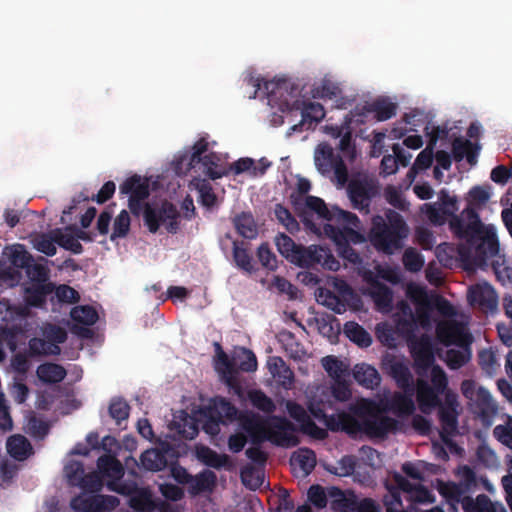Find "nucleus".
Returning <instances> with one entry per match:
<instances>
[{"label":"nucleus","mask_w":512,"mask_h":512,"mask_svg":"<svg viewBox=\"0 0 512 512\" xmlns=\"http://www.w3.org/2000/svg\"><path fill=\"white\" fill-rule=\"evenodd\" d=\"M403 264L406 270L418 272L424 265L423 256L413 248L405 250L403 254Z\"/></svg>","instance_id":"nucleus-56"},{"label":"nucleus","mask_w":512,"mask_h":512,"mask_svg":"<svg viewBox=\"0 0 512 512\" xmlns=\"http://www.w3.org/2000/svg\"><path fill=\"white\" fill-rule=\"evenodd\" d=\"M99 473L115 479L123 475V466L119 460L111 455H102L97 460Z\"/></svg>","instance_id":"nucleus-36"},{"label":"nucleus","mask_w":512,"mask_h":512,"mask_svg":"<svg viewBox=\"0 0 512 512\" xmlns=\"http://www.w3.org/2000/svg\"><path fill=\"white\" fill-rule=\"evenodd\" d=\"M371 296L375 305L380 309H389L392 306L393 294L391 289L380 282L372 285Z\"/></svg>","instance_id":"nucleus-39"},{"label":"nucleus","mask_w":512,"mask_h":512,"mask_svg":"<svg viewBox=\"0 0 512 512\" xmlns=\"http://www.w3.org/2000/svg\"><path fill=\"white\" fill-rule=\"evenodd\" d=\"M234 227L239 235L247 239H254L258 235L257 225L250 212H242L233 219Z\"/></svg>","instance_id":"nucleus-31"},{"label":"nucleus","mask_w":512,"mask_h":512,"mask_svg":"<svg viewBox=\"0 0 512 512\" xmlns=\"http://www.w3.org/2000/svg\"><path fill=\"white\" fill-rule=\"evenodd\" d=\"M314 161L317 170L324 176L334 173L337 183L341 186L348 181L347 166L339 154L326 143L319 144L315 150Z\"/></svg>","instance_id":"nucleus-10"},{"label":"nucleus","mask_w":512,"mask_h":512,"mask_svg":"<svg viewBox=\"0 0 512 512\" xmlns=\"http://www.w3.org/2000/svg\"><path fill=\"white\" fill-rule=\"evenodd\" d=\"M286 409L290 417L300 424V430L304 434L319 440H323L327 437L326 430L316 425L302 405L288 400L286 402Z\"/></svg>","instance_id":"nucleus-15"},{"label":"nucleus","mask_w":512,"mask_h":512,"mask_svg":"<svg viewBox=\"0 0 512 512\" xmlns=\"http://www.w3.org/2000/svg\"><path fill=\"white\" fill-rule=\"evenodd\" d=\"M296 210L305 228L316 235L324 234V229L321 224H317L314 221V214L321 220L335 221L339 224L351 225L356 228L360 227V220L356 214L338 207L328 208L325 201L317 196H307L305 206L301 210L298 208Z\"/></svg>","instance_id":"nucleus-6"},{"label":"nucleus","mask_w":512,"mask_h":512,"mask_svg":"<svg viewBox=\"0 0 512 512\" xmlns=\"http://www.w3.org/2000/svg\"><path fill=\"white\" fill-rule=\"evenodd\" d=\"M395 329L387 323H380L376 326V335L378 340L389 348L396 347Z\"/></svg>","instance_id":"nucleus-61"},{"label":"nucleus","mask_w":512,"mask_h":512,"mask_svg":"<svg viewBox=\"0 0 512 512\" xmlns=\"http://www.w3.org/2000/svg\"><path fill=\"white\" fill-rule=\"evenodd\" d=\"M291 463L298 465L304 475H309L316 466V454L309 448H301L293 453Z\"/></svg>","instance_id":"nucleus-37"},{"label":"nucleus","mask_w":512,"mask_h":512,"mask_svg":"<svg viewBox=\"0 0 512 512\" xmlns=\"http://www.w3.org/2000/svg\"><path fill=\"white\" fill-rule=\"evenodd\" d=\"M409 227L403 216L393 209H386L383 215H374L368 232V240L378 251L392 255L404 246Z\"/></svg>","instance_id":"nucleus-4"},{"label":"nucleus","mask_w":512,"mask_h":512,"mask_svg":"<svg viewBox=\"0 0 512 512\" xmlns=\"http://www.w3.org/2000/svg\"><path fill=\"white\" fill-rule=\"evenodd\" d=\"M439 420L441 423L440 437L443 442L448 443L450 438L457 434L458 412L456 409H439Z\"/></svg>","instance_id":"nucleus-26"},{"label":"nucleus","mask_w":512,"mask_h":512,"mask_svg":"<svg viewBox=\"0 0 512 512\" xmlns=\"http://www.w3.org/2000/svg\"><path fill=\"white\" fill-rule=\"evenodd\" d=\"M4 255L7 256L10 264L18 269H25L28 263L33 262L32 255L21 244L6 247Z\"/></svg>","instance_id":"nucleus-35"},{"label":"nucleus","mask_w":512,"mask_h":512,"mask_svg":"<svg viewBox=\"0 0 512 512\" xmlns=\"http://www.w3.org/2000/svg\"><path fill=\"white\" fill-rule=\"evenodd\" d=\"M493 433L502 444L512 449V418L505 425H497Z\"/></svg>","instance_id":"nucleus-64"},{"label":"nucleus","mask_w":512,"mask_h":512,"mask_svg":"<svg viewBox=\"0 0 512 512\" xmlns=\"http://www.w3.org/2000/svg\"><path fill=\"white\" fill-rule=\"evenodd\" d=\"M324 235L331 239L337 246L338 254L348 262L357 265L362 263L360 254L351 247L353 244H361L366 242L363 233L357 231L356 227L343 224L342 227L325 223L323 225Z\"/></svg>","instance_id":"nucleus-8"},{"label":"nucleus","mask_w":512,"mask_h":512,"mask_svg":"<svg viewBox=\"0 0 512 512\" xmlns=\"http://www.w3.org/2000/svg\"><path fill=\"white\" fill-rule=\"evenodd\" d=\"M280 365V370L276 371L273 374V377L277 379L278 383L286 388L290 389L294 383V373L293 371L286 365L284 360H278Z\"/></svg>","instance_id":"nucleus-63"},{"label":"nucleus","mask_w":512,"mask_h":512,"mask_svg":"<svg viewBox=\"0 0 512 512\" xmlns=\"http://www.w3.org/2000/svg\"><path fill=\"white\" fill-rule=\"evenodd\" d=\"M440 395L435 388L424 379H417L416 382V398L419 409L424 414H429L433 409L441 405Z\"/></svg>","instance_id":"nucleus-19"},{"label":"nucleus","mask_w":512,"mask_h":512,"mask_svg":"<svg viewBox=\"0 0 512 512\" xmlns=\"http://www.w3.org/2000/svg\"><path fill=\"white\" fill-rule=\"evenodd\" d=\"M467 298L472 307L478 308L484 313H493L497 310V293L487 282L472 285L469 288Z\"/></svg>","instance_id":"nucleus-13"},{"label":"nucleus","mask_w":512,"mask_h":512,"mask_svg":"<svg viewBox=\"0 0 512 512\" xmlns=\"http://www.w3.org/2000/svg\"><path fill=\"white\" fill-rule=\"evenodd\" d=\"M352 207L368 214L372 199L378 194L377 185L367 178H354L347 185Z\"/></svg>","instance_id":"nucleus-11"},{"label":"nucleus","mask_w":512,"mask_h":512,"mask_svg":"<svg viewBox=\"0 0 512 512\" xmlns=\"http://www.w3.org/2000/svg\"><path fill=\"white\" fill-rule=\"evenodd\" d=\"M431 369V387L444 394L448 389V378L444 370L439 365H433Z\"/></svg>","instance_id":"nucleus-59"},{"label":"nucleus","mask_w":512,"mask_h":512,"mask_svg":"<svg viewBox=\"0 0 512 512\" xmlns=\"http://www.w3.org/2000/svg\"><path fill=\"white\" fill-rule=\"evenodd\" d=\"M364 418H359L353 412L352 414L341 412L334 417L329 418L326 423L327 429L333 432L344 431L348 434H357L364 432Z\"/></svg>","instance_id":"nucleus-20"},{"label":"nucleus","mask_w":512,"mask_h":512,"mask_svg":"<svg viewBox=\"0 0 512 512\" xmlns=\"http://www.w3.org/2000/svg\"><path fill=\"white\" fill-rule=\"evenodd\" d=\"M130 406L123 398H113L109 405V415L118 425L129 417Z\"/></svg>","instance_id":"nucleus-50"},{"label":"nucleus","mask_w":512,"mask_h":512,"mask_svg":"<svg viewBox=\"0 0 512 512\" xmlns=\"http://www.w3.org/2000/svg\"><path fill=\"white\" fill-rule=\"evenodd\" d=\"M414 392H395L390 398L382 402V410L392 412L398 417H407L415 411V404L412 399Z\"/></svg>","instance_id":"nucleus-18"},{"label":"nucleus","mask_w":512,"mask_h":512,"mask_svg":"<svg viewBox=\"0 0 512 512\" xmlns=\"http://www.w3.org/2000/svg\"><path fill=\"white\" fill-rule=\"evenodd\" d=\"M291 263L300 268H311L321 265L324 269L337 271L340 268L339 261L333 256L331 250L318 245H299Z\"/></svg>","instance_id":"nucleus-9"},{"label":"nucleus","mask_w":512,"mask_h":512,"mask_svg":"<svg viewBox=\"0 0 512 512\" xmlns=\"http://www.w3.org/2000/svg\"><path fill=\"white\" fill-rule=\"evenodd\" d=\"M440 208L448 215L449 228L452 233L461 240L467 242L468 248L460 250L461 257L465 260L474 252L472 263L477 267L487 265L488 260L499 253V268L503 265L504 259L500 255V245L496 231L492 225H484L478 212L471 203L457 215L458 201L456 196L442 189L439 192Z\"/></svg>","instance_id":"nucleus-1"},{"label":"nucleus","mask_w":512,"mask_h":512,"mask_svg":"<svg viewBox=\"0 0 512 512\" xmlns=\"http://www.w3.org/2000/svg\"><path fill=\"white\" fill-rule=\"evenodd\" d=\"M247 82L255 88L252 98H256L258 91L263 89L269 104L278 105L281 112H300L301 120L289 128L288 136L312 128L325 117V109L320 103L296 98L297 88L286 79L263 81L250 76Z\"/></svg>","instance_id":"nucleus-2"},{"label":"nucleus","mask_w":512,"mask_h":512,"mask_svg":"<svg viewBox=\"0 0 512 512\" xmlns=\"http://www.w3.org/2000/svg\"><path fill=\"white\" fill-rule=\"evenodd\" d=\"M70 316L74 322L86 326L94 325L98 320L97 311L92 306L89 305L76 306L72 308Z\"/></svg>","instance_id":"nucleus-42"},{"label":"nucleus","mask_w":512,"mask_h":512,"mask_svg":"<svg viewBox=\"0 0 512 512\" xmlns=\"http://www.w3.org/2000/svg\"><path fill=\"white\" fill-rule=\"evenodd\" d=\"M219 157L214 153L204 155L202 165L205 167V174L211 179L216 180L227 174V172L218 166Z\"/></svg>","instance_id":"nucleus-51"},{"label":"nucleus","mask_w":512,"mask_h":512,"mask_svg":"<svg viewBox=\"0 0 512 512\" xmlns=\"http://www.w3.org/2000/svg\"><path fill=\"white\" fill-rule=\"evenodd\" d=\"M210 413L216 416L217 419L234 421L237 418L238 409L229 400L220 398L215 400L213 406L209 407Z\"/></svg>","instance_id":"nucleus-38"},{"label":"nucleus","mask_w":512,"mask_h":512,"mask_svg":"<svg viewBox=\"0 0 512 512\" xmlns=\"http://www.w3.org/2000/svg\"><path fill=\"white\" fill-rule=\"evenodd\" d=\"M275 216L277 220L285 226V228L293 233L299 229V224L292 213L282 204H276Z\"/></svg>","instance_id":"nucleus-53"},{"label":"nucleus","mask_w":512,"mask_h":512,"mask_svg":"<svg viewBox=\"0 0 512 512\" xmlns=\"http://www.w3.org/2000/svg\"><path fill=\"white\" fill-rule=\"evenodd\" d=\"M409 347L416 373L421 377L427 375L428 370L434 365L435 361L430 338L422 335L420 338L411 340Z\"/></svg>","instance_id":"nucleus-12"},{"label":"nucleus","mask_w":512,"mask_h":512,"mask_svg":"<svg viewBox=\"0 0 512 512\" xmlns=\"http://www.w3.org/2000/svg\"><path fill=\"white\" fill-rule=\"evenodd\" d=\"M322 366L330 377L340 379L346 373L347 368L342 361L334 356H326L322 359Z\"/></svg>","instance_id":"nucleus-55"},{"label":"nucleus","mask_w":512,"mask_h":512,"mask_svg":"<svg viewBox=\"0 0 512 512\" xmlns=\"http://www.w3.org/2000/svg\"><path fill=\"white\" fill-rule=\"evenodd\" d=\"M233 259L237 267L247 273H252L254 267L252 264V257L246 248L240 247L238 242H233Z\"/></svg>","instance_id":"nucleus-49"},{"label":"nucleus","mask_w":512,"mask_h":512,"mask_svg":"<svg viewBox=\"0 0 512 512\" xmlns=\"http://www.w3.org/2000/svg\"><path fill=\"white\" fill-rule=\"evenodd\" d=\"M170 451V447L167 445L165 448H151L144 451L140 456L141 466L152 472L163 470L168 464L167 455Z\"/></svg>","instance_id":"nucleus-21"},{"label":"nucleus","mask_w":512,"mask_h":512,"mask_svg":"<svg viewBox=\"0 0 512 512\" xmlns=\"http://www.w3.org/2000/svg\"><path fill=\"white\" fill-rule=\"evenodd\" d=\"M318 301L333 310L334 312L340 314L344 308V304L341 302L340 298L336 296L333 292L329 290L321 291L319 294Z\"/></svg>","instance_id":"nucleus-62"},{"label":"nucleus","mask_w":512,"mask_h":512,"mask_svg":"<svg viewBox=\"0 0 512 512\" xmlns=\"http://www.w3.org/2000/svg\"><path fill=\"white\" fill-rule=\"evenodd\" d=\"M129 504L131 508L138 512H152L156 508L150 490L136 486L130 497Z\"/></svg>","instance_id":"nucleus-30"},{"label":"nucleus","mask_w":512,"mask_h":512,"mask_svg":"<svg viewBox=\"0 0 512 512\" xmlns=\"http://www.w3.org/2000/svg\"><path fill=\"white\" fill-rule=\"evenodd\" d=\"M257 257L261 265L271 271L277 269L276 255L271 251L268 243H262L257 249Z\"/></svg>","instance_id":"nucleus-57"},{"label":"nucleus","mask_w":512,"mask_h":512,"mask_svg":"<svg viewBox=\"0 0 512 512\" xmlns=\"http://www.w3.org/2000/svg\"><path fill=\"white\" fill-rule=\"evenodd\" d=\"M436 334L439 340L445 345H467L470 341V334L465 327L456 321L441 322L436 327Z\"/></svg>","instance_id":"nucleus-16"},{"label":"nucleus","mask_w":512,"mask_h":512,"mask_svg":"<svg viewBox=\"0 0 512 512\" xmlns=\"http://www.w3.org/2000/svg\"><path fill=\"white\" fill-rule=\"evenodd\" d=\"M346 337L361 348H367L372 344L371 335L357 322L349 321L344 325Z\"/></svg>","instance_id":"nucleus-34"},{"label":"nucleus","mask_w":512,"mask_h":512,"mask_svg":"<svg viewBox=\"0 0 512 512\" xmlns=\"http://www.w3.org/2000/svg\"><path fill=\"white\" fill-rule=\"evenodd\" d=\"M7 451L18 461L25 460L31 453L30 442L22 435H13L7 440Z\"/></svg>","instance_id":"nucleus-33"},{"label":"nucleus","mask_w":512,"mask_h":512,"mask_svg":"<svg viewBox=\"0 0 512 512\" xmlns=\"http://www.w3.org/2000/svg\"><path fill=\"white\" fill-rule=\"evenodd\" d=\"M420 212L434 226H442L446 223L448 215L436 203H425L420 207Z\"/></svg>","instance_id":"nucleus-46"},{"label":"nucleus","mask_w":512,"mask_h":512,"mask_svg":"<svg viewBox=\"0 0 512 512\" xmlns=\"http://www.w3.org/2000/svg\"><path fill=\"white\" fill-rule=\"evenodd\" d=\"M200 195V202L203 206L211 208L217 202V196L211 184L206 179H194L192 182Z\"/></svg>","instance_id":"nucleus-45"},{"label":"nucleus","mask_w":512,"mask_h":512,"mask_svg":"<svg viewBox=\"0 0 512 512\" xmlns=\"http://www.w3.org/2000/svg\"><path fill=\"white\" fill-rule=\"evenodd\" d=\"M353 377L359 385L367 389H375L381 383L379 372L373 366L365 363L357 364L354 367Z\"/></svg>","instance_id":"nucleus-22"},{"label":"nucleus","mask_w":512,"mask_h":512,"mask_svg":"<svg viewBox=\"0 0 512 512\" xmlns=\"http://www.w3.org/2000/svg\"><path fill=\"white\" fill-rule=\"evenodd\" d=\"M328 495L333 499L331 501V508L338 512H355L357 504V497L354 493L346 496L344 492L338 487H331Z\"/></svg>","instance_id":"nucleus-27"},{"label":"nucleus","mask_w":512,"mask_h":512,"mask_svg":"<svg viewBox=\"0 0 512 512\" xmlns=\"http://www.w3.org/2000/svg\"><path fill=\"white\" fill-rule=\"evenodd\" d=\"M248 398L253 407L264 413L271 414L276 410V405L273 400L262 390L255 389L249 391Z\"/></svg>","instance_id":"nucleus-44"},{"label":"nucleus","mask_w":512,"mask_h":512,"mask_svg":"<svg viewBox=\"0 0 512 512\" xmlns=\"http://www.w3.org/2000/svg\"><path fill=\"white\" fill-rule=\"evenodd\" d=\"M53 290L52 283H32L25 288V301L31 307H42Z\"/></svg>","instance_id":"nucleus-24"},{"label":"nucleus","mask_w":512,"mask_h":512,"mask_svg":"<svg viewBox=\"0 0 512 512\" xmlns=\"http://www.w3.org/2000/svg\"><path fill=\"white\" fill-rule=\"evenodd\" d=\"M438 491L454 509L461 504L464 510L466 500L472 499L461 485L454 482L441 483Z\"/></svg>","instance_id":"nucleus-23"},{"label":"nucleus","mask_w":512,"mask_h":512,"mask_svg":"<svg viewBox=\"0 0 512 512\" xmlns=\"http://www.w3.org/2000/svg\"><path fill=\"white\" fill-rule=\"evenodd\" d=\"M383 369L395 380L397 386L404 392H414L415 387L413 377L407 364L395 357L387 354L382 360Z\"/></svg>","instance_id":"nucleus-14"},{"label":"nucleus","mask_w":512,"mask_h":512,"mask_svg":"<svg viewBox=\"0 0 512 512\" xmlns=\"http://www.w3.org/2000/svg\"><path fill=\"white\" fill-rule=\"evenodd\" d=\"M241 426L251 437L253 444L269 440L277 446L293 447L299 443L295 435L296 427L282 416H272L267 422L255 416L245 417L241 420Z\"/></svg>","instance_id":"nucleus-5"},{"label":"nucleus","mask_w":512,"mask_h":512,"mask_svg":"<svg viewBox=\"0 0 512 512\" xmlns=\"http://www.w3.org/2000/svg\"><path fill=\"white\" fill-rule=\"evenodd\" d=\"M130 230V216L126 210H122L114 220L113 231L110 236L112 241L125 237Z\"/></svg>","instance_id":"nucleus-52"},{"label":"nucleus","mask_w":512,"mask_h":512,"mask_svg":"<svg viewBox=\"0 0 512 512\" xmlns=\"http://www.w3.org/2000/svg\"><path fill=\"white\" fill-rule=\"evenodd\" d=\"M80 478L81 479L77 485L85 492L97 493L103 487V477L97 471H93L88 474L84 473Z\"/></svg>","instance_id":"nucleus-48"},{"label":"nucleus","mask_w":512,"mask_h":512,"mask_svg":"<svg viewBox=\"0 0 512 512\" xmlns=\"http://www.w3.org/2000/svg\"><path fill=\"white\" fill-rule=\"evenodd\" d=\"M119 190L120 194L129 195L128 207L134 216L143 213L144 223L151 233H156L160 225H164L169 233L178 232L180 214L176 206L168 201L161 205L144 204L149 196V186L140 176L129 177L120 185Z\"/></svg>","instance_id":"nucleus-3"},{"label":"nucleus","mask_w":512,"mask_h":512,"mask_svg":"<svg viewBox=\"0 0 512 512\" xmlns=\"http://www.w3.org/2000/svg\"><path fill=\"white\" fill-rule=\"evenodd\" d=\"M198 458L207 466L220 469L228 464L229 458L225 454H218L209 447H202L197 452Z\"/></svg>","instance_id":"nucleus-40"},{"label":"nucleus","mask_w":512,"mask_h":512,"mask_svg":"<svg viewBox=\"0 0 512 512\" xmlns=\"http://www.w3.org/2000/svg\"><path fill=\"white\" fill-rule=\"evenodd\" d=\"M55 229L49 233H42L34 239V248L46 256H54L57 252Z\"/></svg>","instance_id":"nucleus-41"},{"label":"nucleus","mask_w":512,"mask_h":512,"mask_svg":"<svg viewBox=\"0 0 512 512\" xmlns=\"http://www.w3.org/2000/svg\"><path fill=\"white\" fill-rule=\"evenodd\" d=\"M464 512H507L501 502H492L485 494H479L475 499H467Z\"/></svg>","instance_id":"nucleus-25"},{"label":"nucleus","mask_w":512,"mask_h":512,"mask_svg":"<svg viewBox=\"0 0 512 512\" xmlns=\"http://www.w3.org/2000/svg\"><path fill=\"white\" fill-rule=\"evenodd\" d=\"M26 274L33 283H46L48 270L43 264L30 262L25 268Z\"/></svg>","instance_id":"nucleus-60"},{"label":"nucleus","mask_w":512,"mask_h":512,"mask_svg":"<svg viewBox=\"0 0 512 512\" xmlns=\"http://www.w3.org/2000/svg\"><path fill=\"white\" fill-rule=\"evenodd\" d=\"M403 313L404 316L399 317L395 321V331L410 342L416 338L415 330L417 328V321L410 307L406 306Z\"/></svg>","instance_id":"nucleus-32"},{"label":"nucleus","mask_w":512,"mask_h":512,"mask_svg":"<svg viewBox=\"0 0 512 512\" xmlns=\"http://www.w3.org/2000/svg\"><path fill=\"white\" fill-rule=\"evenodd\" d=\"M240 477L242 483L252 490L258 489L263 482L259 472L252 465L243 467L240 472Z\"/></svg>","instance_id":"nucleus-54"},{"label":"nucleus","mask_w":512,"mask_h":512,"mask_svg":"<svg viewBox=\"0 0 512 512\" xmlns=\"http://www.w3.org/2000/svg\"><path fill=\"white\" fill-rule=\"evenodd\" d=\"M57 244L65 250L71 251L74 254H81L83 252L82 244L77 240L74 233L70 231L63 232L62 229L56 228Z\"/></svg>","instance_id":"nucleus-43"},{"label":"nucleus","mask_w":512,"mask_h":512,"mask_svg":"<svg viewBox=\"0 0 512 512\" xmlns=\"http://www.w3.org/2000/svg\"><path fill=\"white\" fill-rule=\"evenodd\" d=\"M193 480L192 489L196 492L210 490L215 484L216 475L212 471H205L196 476Z\"/></svg>","instance_id":"nucleus-58"},{"label":"nucleus","mask_w":512,"mask_h":512,"mask_svg":"<svg viewBox=\"0 0 512 512\" xmlns=\"http://www.w3.org/2000/svg\"><path fill=\"white\" fill-rule=\"evenodd\" d=\"M350 411L359 418H364V433L371 437L384 438L399 430V421L381 415L385 411L374 400L362 398L350 407Z\"/></svg>","instance_id":"nucleus-7"},{"label":"nucleus","mask_w":512,"mask_h":512,"mask_svg":"<svg viewBox=\"0 0 512 512\" xmlns=\"http://www.w3.org/2000/svg\"><path fill=\"white\" fill-rule=\"evenodd\" d=\"M398 105L388 98H379L370 103L366 110L374 114L377 121H386L396 115Z\"/></svg>","instance_id":"nucleus-28"},{"label":"nucleus","mask_w":512,"mask_h":512,"mask_svg":"<svg viewBox=\"0 0 512 512\" xmlns=\"http://www.w3.org/2000/svg\"><path fill=\"white\" fill-rule=\"evenodd\" d=\"M37 377L44 383L55 384L63 381L67 375L62 365L55 363H44L36 370Z\"/></svg>","instance_id":"nucleus-29"},{"label":"nucleus","mask_w":512,"mask_h":512,"mask_svg":"<svg viewBox=\"0 0 512 512\" xmlns=\"http://www.w3.org/2000/svg\"><path fill=\"white\" fill-rule=\"evenodd\" d=\"M119 505V499L110 495L77 496L72 499L74 510H112Z\"/></svg>","instance_id":"nucleus-17"},{"label":"nucleus","mask_w":512,"mask_h":512,"mask_svg":"<svg viewBox=\"0 0 512 512\" xmlns=\"http://www.w3.org/2000/svg\"><path fill=\"white\" fill-rule=\"evenodd\" d=\"M275 244L278 252L286 258L290 263L300 244H296L291 237L284 233H280L275 238Z\"/></svg>","instance_id":"nucleus-47"}]
</instances>
